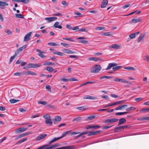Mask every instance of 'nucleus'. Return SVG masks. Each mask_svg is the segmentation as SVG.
Wrapping results in <instances>:
<instances>
[{
  "instance_id": "obj_9",
  "label": "nucleus",
  "mask_w": 149,
  "mask_h": 149,
  "mask_svg": "<svg viewBox=\"0 0 149 149\" xmlns=\"http://www.w3.org/2000/svg\"><path fill=\"white\" fill-rule=\"evenodd\" d=\"M32 32H30L27 33L24 37V40L25 41H27L29 40L30 39V36Z\"/></svg>"
},
{
  "instance_id": "obj_22",
  "label": "nucleus",
  "mask_w": 149,
  "mask_h": 149,
  "mask_svg": "<svg viewBox=\"0 0 149 149\" xmlns=\"http://www.w3.org/2000/svg\"><path fill=\"white\" fill-rule=\"evenodd\" d=\"M60 139V137L56 138H54L53 139H52L49 142V143L48 145H49V146L51 145L52 143L58 140L59 139Z\"/></svg>"
},
{
  "instance_id": "obj_40",
  "label": "nucleus",
  "mask_w": 149,
  "mask_h": 149,
  "mask_svg": "<svg viewBox=\"0 0 149 149\" xmlns=\"http://www.w3.org/2000/svg\"><path fill=\"white\" fill-rule=\"evenodd\" d=\"M82 119V118L81 117H76L75 118H74L73 120V121H76L77 122H78L80 120H81Z\"/></svg>"
},
{
  "instance_id": "obj_18",
  "label": "nucleus",
  "mask_w": 149,
  "mask_h": 149,
  "mask_svg": "<svg viewBox=\"0 0 149 149\" xmlns=\"http://www.w3.org/2000/svg\"><path fill=\"white\" fill-rule=\"evenodd\" d=\"M88 60L89 61H98L100 60L99 58L96 57H92L89 58H88Z\"/></svg>"
},
{
  "instance_id": "obj_35",
  "label": "nucleus",
  "mask_w": 149,
  "mask_h": 149,
  "mask_svg": "<svg viewBox=\"0 0 149 149\" xmlns=\"http://www.w3.org/2000/svg\"><path fill=\"white\" fill-rule=\"evenodd\" d=\"M17 54L15 53L14 54L13 56H11L10 57L9 63H10L14 59L15 57L17 56Z\"/></svg>"
},
{
  "instance_id": "obj_33",
  "label": "nucleus",
  "mask_w": 149,
  "mask_h": 149,
  "mask_svg": "<svg viewBox=\"0 0 149 149\" xmlns=\"http://www.w3.org/2000/svg\"><path fill=\"white\" fill-rule=\"evenodd\" d=\"M145 34H143L142 36H140L138 39V42H139L141 41V40H143L144 37L145 36Z\"/></svg>"
},
{
  "instance_id": "obj_17",
  "label": "nucleus",
  "mask_w": 149,
  "mask_h": 149,
  "mask_svg": "<svg viewBox=\"0 0 149 149\" xmlns=\"http://www.w3.org/2000/svg\"><path fill=\"white\" fill-rule=\"evenodd\" d=\"M63 51L65 53L70 54L75 53V52L68 49H63Z\"/></svg>"
},
{
  "instance_id": "obj_57",
  "label": "nucleus",
  "mask_w": 149,
  "mask_h": 149,
  "mask_svg": "<svg viewBox=\"0 0 149 149\" xmlns=\"http://www.w3.org/2000/svg\"><path fill=\"white\" fill-rule=\"evenodd\" d=\"M54 16H57L60 17H61L63 16V15L60 13H55L53 14Z\"/></svg>"
},
{
  "instance_id": "obj_16",
  "label": "nucleus",
  "mask_w": 149,
  "mask_h": 149,
  "mask_svg": "<svg viewBox=\"0 0 149 149\" xmlns=\"http://www.w3.org/2000/svg\"><path fill=\"white\" fill-rule=\"evenodd\" d=\"M26 45H24L19 48L15 52V53L17 54L19 52H21L24 49L26 48Z\"/></svg>"
},
{
  "instance_id": "obj_54",
  "label": "nucleus",
  "mask_w": 149,
  "mask_h": 149,
  "mask_svg": "<svg viewBox=\"0 0 149 149\" xmlns=\"http://www.w3.org/2000/svg\"><path fill=\"white\" fill-rule=\"evenodd\" d=\"M94 134L93 131L90 132L88 131V134L87 135L88 136H90L92 135H94Z\"/></svg>"
},
{
  "instance_id": "obj_46",
  "label": "nucleus",
  "mask_w": 149,
  "mask_h": 149,
  "mask_svg": "<svg viewBox=\"0 0 149 149\" xmlns=\"http://www.w3.org/2000/svg\"><path fill=\"white\" fill-rule=\"evenodd\" d=\"M5 32L8 35H10L12 34V32L9 29L6 30Z\"/></svg>"
},
{
  "instance_id": "obj_4",
  "label": "nucleus",
  "mask_w": 149,
  "mask_h": 149,
  "mask_svg": "<svg viewBox=\"0 0 149 149\" xmlns=\"http://www.w3.org/2000/svg\"><path fill=\"white\" fill-rule=\"evenodd\" d=\"M28 128L25 127H21L16 129L15 131L16 134H18L20 132H23L26 131Z\"/></svg>"
},
{
  "instance_id": "obj_8",
  "label": "nucleus",
  "mask_w": 149,
  "mask_h": 149,
  "mask_svg": "<svg viewBox=\"0 0 149 149\" xmlns=\"http://www.w3.org/2000/svg\"><path fill=\"white\" fill-rule=\"evenodd\" d=\"M61 118L60 116H56L55 117L54 119H53V120L54 121V123L55 124H56L59 123L61 120Z\"/></svg>"
},
{
  "instance_id": "obj_58",
  "label": "nucleus",
  "mask_w": 149,
  "mask_h": 149,
  "mask_svg": "<svg viewBox=\"0 0 149 149\" xmlns=\"http://www.w3.org/2000/svg\"><path fill=\"white\" fill-rule=\"evenodd\" d=\"M61 44L63 46L66 47H68L69 46L68 44H66L64 43L61 42Z\"/></svg>"
},
{
  "instance_id": "obj_60",
  "label": "nucleus",
  "mask_w": 149,
  "mask_h": 149,
  "mask_svg": "<svg viewBox=\"0 0 149 149\" xmlns=\"http://www.w3.org/2000/svg\"><path fill=\"white\" fill-rule=\"evenodd\" d=\"M94 135H96L98 134H99L102 132L101 131L99 130V131H94Z\"/></svg>"
},
{
  "instance_id": "obj_51",
  "label": "nucleus",
  "mask_w": 149,
  "mask_h": 149,
  "mask_svg": "<svg viewBox=\"0 0 149 149\" xmlns=\"http://www.w3.org/2000/svg\"><path fill=\"white\" fill-rule=\"evenodd\" d=\"M38 104H42L43 105H45L47 104V102L45 101H40L38 102Z\"/></svg>"
},
{
  "instance_id": "obj_10",
  "label": "nucleus",
  "mask_w": 149,
  "mask_h": 149,
  "mask_svg": "<svg viewBox=\"0 0 149 149\" xmlns=\"http://www.w3.org/2000/svg\"><path fill=\"white\" fill-rule=\"evenodd\" d=\"M57 19V17H49L45 18V19L47 20L48 22H50L52 21H54Z\"/></svg>"
},
{
  "instance_id": "obj_5",
  "label": "nucleus",
  "mask_w": 149,
  "mask_h": 149,
  "mask_svg": "<svg viewBox=\"0 0 149 149\" xmlns=\"http://www.w3.org/2000/svg\"><path fill=\"white\" fill-rule=\"evenodd\" d=\"M27 65H28L29 68H36L40 67L41 65L40 63L36 64L33 63H29Z\"/></svg>"
},
{
  "instance_id": "obj_37",
  "label": "nucleus",
  "mask_w": 149,
  "mask_h": 149,
  "mask_svg": "<svg viewBox=\"0 0 149 149\" xmlns=\"http://www.w3.org/2000/svg\"><path fill=\"white\" fill-rule=\"evenodd\" d=\"M53 54H56L60 56H62L64 54L63 53L59 52H54L53 53Z\"/></svg>"
},
{
  "instance_id": "obj_45",
  "label": "nucleus",
  "mask_w": 149,
  "mask_h": 149,
  "mask_svg": "<svg viewBox=\"0 0 149 149\" xmlns=\"http://www.w3.org/2000/svg\"><path fill=\"white\" fill-rule=\"evenodd\" d=\"M136 36L134 33L131 34L129 35V37L130 39H132L135 38Z\"/></svg>"
},
{
  "instance_id": "obj_53",
  "label": "nucleus",
  "mask_w": 149,
  "mask_h": 149,
  "mask_svg": "<svg viewBox=\"0 0 149 149\" xmlns=\"http://www.w3.org/2000/svg\"><path fill=\"white\" fill-rule=\"evenodd\" d=\"M48 45L50 46H55L57 45V44L55 42H50L48 43Z\"/></svg>"
},
{
  "instance_id": "obj_15",
  "label": "nucleus",
  "mask_w": 149,
  "mask_h": 149,
  "mask_svg": "<svg viewBox=\"0 0 149 149\" xmlns=\"http://www.w3.org/2000/svg\"><path fill=\"white\" fill-rule=\"evenodd\" d=\"M108 1L107 0H103L101 3V7L104 8L105 7L107 4Z\"/></svg>"
},
{
  "instance_id": "obj_20",
  "label": "nucleus",
  "mask_w": 149,
  "mask_h": 149,
  "mask_svg": "<svg viewBox=\"0 0 149 149\" xmlns=\"http://www.w3.org/2000/svg\"><path fill=\"white\" fill-rule=\"evenodd\" d=\"M126 121V120L124 118H122L119 119V122L118 125L122 124L125 123Z\"/></svg>"
},
{
  "instance_id": "obj_52",
  "label": "nucleus",
  "mask_w": 149,
  "mask_h": 149,
  "mask_svg": "<svg viewBox=\"0 0 149 149\" xmlns=\"http://www.w3.org/2000/svg\"><path fill=\"white\" fill-rule=\"evenodd\" d=\"M88 30L87 29L83 28L79 30L78 31L81 32H86Z\"/></svg>"
},
{
  "instance_id": "obj_56",
  "label": "nucleus",
  "mask_w": 149,
  "mask_h": 149,
  "mask_svg": "<svg viewBox=\"0 0 149 149\" xmlns=\"http://www.w3.org/2000/svg\"><path fill=\"white\" fill-rule=\"evenodd\" d=\"M102 35H104L105 36H111V35L110 34V33L109 32H106L103 33Z\"/></svg>"
},
{
  "instance_id": "obj_50",
  "label": "nucleus",
  "mask_w": 149,
  "mask_h": 149,
  "mask_svg": "<svg viewBox=\"0 0 149 149\" xmlns=\"http://www.w3.org/2000/svg\"><path fill=\"white\" fill-rule=\"evenodd\" d=\"M111 123H114L118 121V119L116 118H113L110 119Z\"/></svg>"
},
{
  "instance_id": "obj_41",
  "label": "nucleus",
  "mask_w": 149,
  "mask_h": 149,
  "mask_svg": "<svg viewBox=\"0 0 149 149\" xmlns=\"http://www.w3.org/2000/svg\"><path fill=\"white\" fill-rule=\"evenodd\" d=\"M43 117L46 120L49 119L50 118V115L49 114H46L44 115L43 116Z\"/></svg>"
},
{
  "instance_id": "obj_21",
  "label": "nucleus",
  "mask_w": 149,
  "mask_h": 149,
  "mask_svg": "<svg viewBox=\"0 0 149 149\" xmlns=\"http://www.w3.org/2000/svg\"><path fill=\"white\" fill-rule=\"evenodd\" d=\"M141 19L140 18H139L137 19H133L131 20L132 22L134 24L141 22Z\"/></svg>"
},
{
  "instance_id": "obj_7",
  "label": "nucleus",
  "mask_w": 149,
  "mask_h": 149,
  "mask_svg": "<svg viewBox=\"0 0 149 149\" xmlns=\"http://www.w3.org/2000/svg\"><path fill=\"white\" fill-rule=\"evenodd\" d=\"M8 5V3L6 1H0V7L1 9H5L4 7Z\"/></svg>"
},
{
  "instance_id": "obj_55",
  "label": "nucleus",
  "mask_w": 149,
  "mask_h": 149,
  "mask_svg": "<svg viewBox=\"0 0 149 149\" xmlns=\"http://www.w3.org/2000/svg\"><path fill=\"white\" fill-rule=\"evenodd\" d=\"M69 80L70 81H78L77 79L74 77H72L71 78L69 79Z\"/></svg>"
},
{
  "instance_id": "obj_29",
  "label": "nucleus",
  "mask_w": 149,
  "mask_h": 149,
  "mask_svg": "<svg viewBox=\"0 0 149 149\" xmlns=\"http://www.w3.org/2000/svg\"><path fill=\"white\" fill-rule=\"evenodd\" d=\"M43 65H55V63L52 62H46L44 63Z\"/></svg>"
},
{
  "instance_id": "obj_31",
  "label": "nucleus",
  "mask_w": 149,
  "mask_h": 149,
  "mask_svg": "<svg viewBox=\"0 0 149 149\" xmlns=\"http://www.w3.org/2000/svg\"><path fill=\"white\" fill-rule=\"evenodd\" d=\"M122 129V126L116 127L114 129V132H117L120 131Z\"/></svg>"
},
{
  "instance_id": "obj_19",
  "label": "nucleus",
  "mask_w": 149,
  "mask_h": 149,
  "mask_svg": "<svg viewBox=\"0 0 149 149\" xmlns=\"http://www.w3.org/2000/svg\"><path fill=\"white\" fill-rule=\"evenodd\" d=\"M59 22H56L54 25V27L56 28H57L59 29H61L62 26L61 25H59Z\"/></svg>"
},
{
  "instance_id": "obj_38",
  "label": "nucleus",
  "mask_w": 149,
  "mask_h": 149,
  "mask_svg": "<svg viewBox=\"0 0 149 149\" xmlns=\"http://www.w3.org/2000/svg\"><path fill=\"white\" fill-rule=\"evenodd\" d=\"M128 112H118L116 113H115V115L116 116L118 115H122L123 114H127Z\"/></svg>"
},
{
  "instance_id": "obj_42",
  "label": "nucleus",
  "mask_w": 149,
  "mask_h": 149,
  "mask_svg": "<svg viewBox=\"0 0 149 149\" xmlns=\"http://www.w3.org/2000/svg\"><path fill=\"white\" fill-rule=\"evenodd\" d=\"M136 108L134 107H130L127 108L126 109V110L127 111H130L135 110Z\"/></svg>"
},
{
  "instance_id": "obj_26",
  "label": "nucleus",
  "mask_w": 149,
  "mask_h": 149,
  "mask_svg": "<svg viewBox=\"0 0 149 149\" xmlns=\"http://www.w3.org/2000/svg\"><path fill=\"white\" fill-rule=\"evenodd\" d=\"M137 120L140 121L149 120V117H141L139 118H137Z\"/></svg>"
},
{
  "instance_id": "obj_59",
  "label": "nucleus",
  "mask_w": 149,
  "mask_h": 149,
  "mask_svg": "<svg viewBox=\"0 0 149 149\" xmlns=\"http://www.w3.org/2000/svg\"><path fill=\"white\" fill-rule=\"evenodd\" d=\"M104 123L106 124L111 123L110 119L105 120L104 121Z\"/></svg>"
},
{
  "instance_id": "obj_1",
  "label": "nucleus",
  "mask_w": 149,
  "mask_h": 149,
  "mask_svg": "<svg viewBox=\"0 0 149 149\" xmlns=\"http://www.w3.org/2000/svg\"><path fill=\"white\" fill-rule=\"evenodd\" d=\"M116 65H117V64L115 63H109L107 67L106 68V70H108L110 69L112 67H113L114 66H115L112 68L113 70V71H115L121 68L122 67V66H116Z\"/></svg>"
},
{
  "instance_id": "obj_14",
  "label": "nucleus",
  "mask_w": 149,
  "mask_h": 149,
  "mask_svg": "<svg viewBox=\"0 0 149 149\" xmlns=\"http://www.w3.org/2000/svg\"><path fill=\"white\" fill-rule=\"evenodd\" d=\"M13 3L22 2L25 4L27 3L29 1V0H12Z\"/></svg>"
},
{
  "instance_id": "obj_47",
  "label": "nucleus",
  "mask_w": 149,
  "mask_h": 149,
  "mask_svg": "<svg viewBox=\"0 0 149 149\" xmlns=\"http://www.w3.org/2000/svg\"><path fill=\"white\" fill-rule=\"evenodd\" d=\"M143 100V98L142 97L137 98L134 99V100L137 102H139Z\"/></svg>"
},
{
  "instance_id": "obj_64",
  "label": "nucleus",
  "mask_w": 149,
  "mask_h": 149,
  "mask_svg": "<svg viewBox=\"0 0 149 149\" xmlns=\"http://www.w3.org/2000/svg\"><path fill=\"white\" fill-rule=\"evenodd\" d=\"M21 73L20 72H17L14 74L13 75L15 76H18L21 75Z\"/></svg>"
},
{
  "instance_id": "obj_34",
  "label": "nucleus",
  "mask_w": 149,
  "mask_h": 149,
  "mask_svg": "<svg viewBox=\"0 0 149 149\" xmlns=\"http://www.w3.org/2000/svg\"><path fill=\"white\" fill-rule=\"evenodd\" d=\"M15 17L16 18H23L24 17L22 14H15Z\"/></svg>"
},
{
  "instance_id": "obj_49",
  "label": "nucleus",
  "mask_w": 149,
  "mask_h": 149,
  "mask_svg": "<svg viewBox=\"0 0 149 149\" xmlns=\"http://www.w3.org/2000/svg\"><path fill=\"white\" fill-rule=\"evenodd\" d=\"M63 39L67 40H69L71 42H74V40H72L71 38H63Z\"/></svg>"
},
{
  "instance_id": "obj_27",
  "label": "nucleus",
  "mask_w": 149,
  "mask_h": 149,
  "mask_svg": "<svg viewBox=\"0 0 149 149\" xmlns=\"http://www.w3.org/2000/svg\"><path fill=\"white\" fill-rule=\"evenodd\" d=\"M84 99H90V100H96L97 99V97L94 96H88L87 97Z\"/></svg>"
},
{
  "instance_id": "obj_28",
  "label": "nucleus",
  "mask_w": 149,
  "mask_h": 149,
  "mask_svg": "<svg viewBox=\"0 0 149 149\" xmlns=\"http://www.w3.org/2000/svg\"><path fill=\"white\" fill-rule=\"evenodd\" d=\"M120 46L116 44L113 45L111 47H109L110 48H113L116 49H117L119 48Z\"/></svg>"
},
{
  "instance_id": "obj_39",
  "label": "nucleus",
  "mask_w": 149,
  "mask_h": 149,
  "mask_svg": "<svg viewBox=\"0 0 149 149\" xmlns=\"http://www.w3.org/2000/svg\"><path fill=\"white\" fill-rule=\"evenodd\" d=\"M124 68L125 69L130 70H136L134 68L132 67H125Z\"/></svg>"
},
{
  "instance_id": "obj_11",
  "label": "nucleus",
  "mask_w": 149,
  "mask_h": 149,
  "mask_svg": "<svg viewBox=\"0 0 149 149\" xmlns=\"http://www.w3.org/2000/svg\"><path fill=\"white\" fill-rule=\"evenodd\" d=\"M47 136V134H43L40 135L36 138L37 141H40L45 137Z\"/></svg>"
},
{
  "instance_id": "obj_43",
  "label": "nucleus",
  "mask_w": 149,
  "mask_h": 149,
  "mask_svg": "<svg viewBox=\"0 0 149 149\" xmlns=\"http://www.w3.org/2000/svg\"><path fill=\"white\" fill-rule=\"evenodd\" d=\"M19 101V100H16L15 99H11L10 100V102L12 103H14L18 102Z\"/></svg>"
},
{
  "instance_id": "obj_63",
  "label": "nucleus",
  "mask_w": 149,
  "mask_h": 149,
  "mask_svg": "<svg viewBox=\"0 0 149 149\" xmlns=\"http://www.w3.org/2000/svg\"><path fill=\"white\" fill-rule=\"evenodd\" d=\"M130 4H126L123 7V9H125L129 7L130 6Z\"/></svg>"
},
{
  "instance_id": "obj_36",
  "label": "nucleus",
  "mask_w": 149,
  "mask_h": 149,
  "mask_svg": "<svg viewBox=\"0 0 149 149\" xmlns=\"http://www.w3.org/2000/svg\"><path fill=\"white\" fill-rule=\"evenodd\" d=\"M77 109L81 111H85L87 109L84 107V106H82L78 107L76 108Z\"/></svg>"
},
{
  "instance_id": "obj_13",
  "label": "nucleus",
  "mask_w": 149,
  "mask_h": 149,
  "mask_svg": "<svg viewBox=\"0 0 149 149\" xmlns=\"http://www.w3.org/2000/svg\"><path fill=\"white\" fill-rule=\"evenodd\" d=\"M78 39H81L79 41V42L84 44H86L88 43V41L84 40V39H86V38L84 37H79L77 38Z\"/></svg>"
},
{
  "instance_id": "obj_62",
  "label": "nucleus",
  "mask_w": 149,
  "mask_h": 149,
  "mask_svg": "<svg viewBox=\"0 0 149 149\" xmlns=\"http://www.w3.org/2000/svg\"><path fill=\"white\" fill-rule=\"evenodd\" d=\"M60 80L61 81H63V82H67L69 81V80L68 79H64V78H61L60 79Z\"/></svg>"
},
{
  "instance_id": "obj_6",
  "label": "nucleus",
  "mask_w": 149,
  "mask_h": 149,
  "mask_svg": "<svg viewBox=\"0 0 149 149\" xmlns=\"http://www.w3.org/2000/svg\"><path fill=\"white\" fill-rule=\"evenodd\" d=\"M22 74H23L25 75H36L37 74V73L30 71H24L23 72Z\"/></svg>"
},
{
  "instance_id": "obj_44",
  "label": "nucleus",
  "mask_w": 149,
  "mask_h": 149,
  "mask_svg": "<svg viewBox=\"0 0 149 149\" xmlns=\"http://www.w3.org/2000/svg\"><path fill=\"white\" fill-rule=\"evenodd\" d=\"M62 3L63 6V7H66L68 6V3L66 1H63L62 2Z\"/></svg>"
},
{
  "instance_id": "obj_32",
  "label": "nucleus",
  "mask_w": 149,
  "mask_h": 149,
  "mask_svg": "<svg viewBox=\"0 0 149 149\" xmlns=\"http://www.w3.org/2000/svg\"><path fill=\"white\" fill-rule=\"evenodd\" d=\"M71 132V131L70 130V131H67L66 132H63V133L62 135L61 136L59 137L60 138V139H61V138H62L63 137H64L65 136H66V134H69V133H70Z\"/></svg>"
},
{
  "instance_id": "obj_12",
  "label": "nucleus",
  "mask_w": 149,
  "mask_h": 149,
  "mask_svg": "<svg viewBox=\"0 0 149 149\" xmlns=\"http://www.w3.org/2000/svg\"><path fill=\"white\" fill-rule=\"evenodd\" d=\"M36 51L39 52V53L38 54V55L40 56L42 58H44L46 57V56L42 54V53H43V52L41 51L39 49H36Z\"/></svg>"
},
{
  "instance_id": "obj_25",
  "label": "nucleus",
  "mask_w": 149,
  "mask_h": 149,
  "mask_svg": "<svg viewBox=\"0 0 149 149\" xmlns=\"http://www.w3.org/2000/svg\"><path fill=\"white\" fill-rule=\"evenodd\" d=\"M45 122L46 124L47 125L51 126L52 124V122L50 118L46 120Z\"/></svg>"
},
{
  "instance_id": "obj_2",
  "label": "nucleus",
  "mask_w": 149,
  "mask_h": 149,
  "mask_svg": "<svg viewBox=\"0 0 149 149\" xmlns=\"http://www.w3.org/2000/svg\"><path fill=\"white\" fill-rule=\"evenodd\" d=\"M102 68L100 65H95L90 70L91 73H98L101 70Z\"/></svg>"
},
{
  "instance_id": "obj_3",
  "label": "nucleus",
  "mask_w": 149,
  "mask_h": 149,
  "mask_svg": "<svg viewBox=\"0 0 149 149\" xmlns=\"http://www.w3.org/2000/svg\"><path fill=\"white\" fill-rule=\"evenodd\" d=\"M59 143H56L51 146H49V145L46 144L43 146L44 149H53L60 146Z\"/></svg>"
},
{
  "instance_id": "obj_30",
  "label": "nucleus",
  "mask_w": 149,
  "mask_h": 149,
  "mask_svg": "<svg viewBox=\"0 0 149 149\" xmlns=\"http://www.w3.org/2000/svg\"><path fill=\"white\" fill-rule=\"evenodd\" d=\"M46 70L50 72H52L54 70V69L53 67L51 66L47 67L46 68Z\"/></svg>"
},
{
  "instance_id": "obj_23",
  "label": "nucleus",
  "mask_w": 149,
  "mask_h": 149,
  "mask_svg": "<svg viewBox=\"0 0 149 149\" xmlns=\"http://www.w3.org/2000/svg\"><path fill=\"white\" fill-rule=\"evenodd\" d=\"M95 30L96 31H100L101 30H102L104 31H106V29L105 28L102 26L97 27L95 28Z\"/></svg>"
},
{
  "instance_id": "obj_24",
  "label": "nucleus",
  "mask_w": 149,
  "mask_h": 149,
  "mask_svg": "<svg viewBox=\"0 0 149 149\" xmlns=\"http://www.w3.org/2000/svg\"><path fill=\"white\" fill-rule=\"evenodd\" d=\"M95 117V115H91L89 116L88 117L86 118L85 120L86 121H88L89 120H91L93 119Z\"/></svg>"
},
{
  "instance_id": "obj_61",
  "label": "nucleus",
  "mask_w": 149,
  "mask_h": 149,
  "mask_svg": "<svg viewBox=\"0 0 149 149\" xmlns=\"http://www.w3.org/2000/svg\"><path fill=\"white\" fill-rule=\"evenodd\" d=\"M74 14L76 15H78L79 17H81L82 16L81 14L79 12H74Z\"/></svg>"
},
{
  "instance_id": "obj_48",
  "label": "nucleus",
  "mask_w": 149,
  "mask_h": 149,
  "mask_svg": "<svg viewBox=\"0 0 149 149\" xmlns=\"http://www.w3.org/2000/svg\"><path fill=\"white\" fill-rule=\"evenodd\" d=\"M111 77L109 76H104L100 78V79H102L104 78H107V79H109Z\"/></svg>"
}]
</instances>
